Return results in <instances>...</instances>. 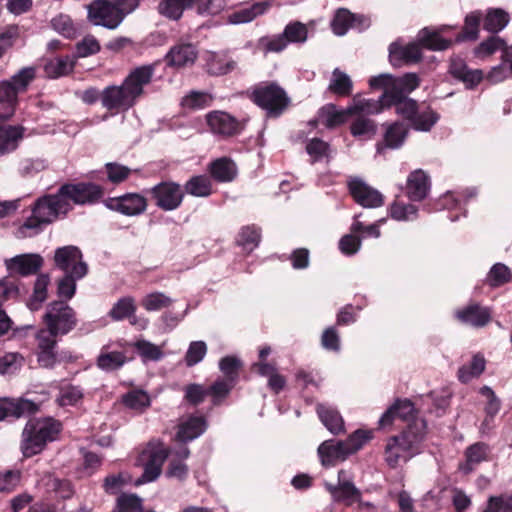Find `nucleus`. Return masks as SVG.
<instances>
[{
    "instance_id": "64",
    "label": "nucleus",
    "mask_w": 512,
    "mask_h": 512,
    "mask_svg": "<svg viewBox=\"0 0 512 512\" xmlns=\"http://www.w3.org/2000/svg\"><path fill=\"white\" fill-rule=\"evenodd\" d=\"M485 509L489 512H512V495L489 497Z\"/></svg>"
},
{
    "instance_id": "45",
    "label": "nucleus",
    "mask_w": 512,
    "mask_h": 512,
    "mask_svg": "<svg viewBox=\"0 0 512 512\" xmlns=\"http://www.w3.org/2000/svg\"><path fill=\"white\" fill-rule=\"evenodd\" d=\"M183 190L195 197H208L212 194V183L208 176L196 175L186 181Z\"/></svg>"
},
{
    "instance_id": "1",
    "label": "nucleus",
    "mask_w": 512,
    "mask_h": 512,
    "mask_svg": "<svg viewBox=\"0 0 512 512\" xmlns=\"http://www.w3.org/2000/svg\"><path fill=\"white\" fill-rule=\"evenodd\" d=\"M104 194V187L94 182L63 183L56 193L45 194L33 202L22 228L43 231L47 225L66 218L74 206H93L102 201Z\"/></svg>"
},
{
    "instance_id": "52",
    "label": "nucleus",
    "mask_w": 512,
    "mask_h": 512,
    "mask_svg": "<svg viewBox=\"0 0 512 512\" xmlns=\"http://www.w3.org/2000/svg\"><path fill=\"white\" fill-rule=\"evenodd\" d=\"M83 277H77L74 273H65L57 282V295L67 303L76 293V281Z\"/></svg>"
},
{
    "instance_id": "11",
    "label": "nucleus",
    "mask_w": 512,
    "mask_h": 512,
    "mask_svg": "<svg viewBox=\"0 0 512 512\" xmlns=\"http://www.w3.org/2000/svg\"><path fill=\"white\" fill-rule=\"evenodd\" d=\"M103 202L109 210L130 217L143 214L148 206V201L143 195L131 192L117 197H109Z\"/></svg>"
},
{
    "instance_id": "61",
    "label": "nucleus",
    "mask_w": 512,
    "mask_h": 512,
    "mask_svg": "<svg viewBox=\"0 0 512 512\" xmlns=\"http://www.w3.org/2000/svg\"><path fill=\"white\" fill-rule=\"evenodd\" d=\"M417 211L415 205L396 200L390 207V216L398 221L413 220L417 216Z\"/></svg>"
},
{
    "instance_id": "57",
    "label": "nucleus",
    "mask_w": 512,
    "mask_h": 512,
    "mask_svg": "<svg viewBox=\"0 0 512 512\" xmlns=\"http://www.w3.org/2000/svg\"><path fill=\"white\" fill-rule=\"evenodd\" d=\"M143 500L136 494H121L113 512H142Z\"/></svg>"
},
{
    "instance_id": "56",
    "label": "nucleus",
    "mask_w": 512,
    "mask_h": 512,
    "mask_svg": "<svg viewBox=\"0 0 512 512\" xmlns=\"http://www.w3.org/2000/svg\"><path fill=\"white\" fill-rule=\"evenodd\" d=\"M236 384L231 383L225 379L216 380L211 386L207 388L208 395L212 397V403L218 406L230 394L231 390Z\"/></svg>"
},
{
    "instance_id": "18",
    "label": "nucleus",
    "mask_w": 512,
    "mask_h": 512,
    "mask_svg": "<svg viewBox=\"0 0 512 512\" xmlns=\"http://www.w3.org/2000/svg\"><path fill=\"white\" fill-rule=\"evenodd\" d=\"M44 259L39 254H20L5 260L10 276L27 277L37 274L43 267Z\"/></svg>"
},
{
    "instance_id": "54",
    "label": "nucleus",
    "mask_w": 512,
    "mask_h": 512,
    "mask_svg": "<svg viewBox=\"0 0 512 512\" xmlns=\"http://www.w3.org/2000/svg\"><path fill=\"white\" fill-rule=\"evenodd\" d=\"M408 98V94L400 87L394 79L389 87L383 92L380 102L382 107L396 106L400 102Z\"/></svg>"
},
{
    "instance_id": "27",
    "label": "nucleus",
    "mask_w": 512,
    "mask_h": 512,
    "mask_svg": "<svg viewBox=\"0 0 512 512\" xmlns=\"http://www.w3.org/2000/svg\"><path fill=\"white\" fill-rule=\"evenodd\" d=\"M40 405L34 401L18 398L3 402L0 404V420L7 417L20 418L36 414Z\"/></svg>"
},
{
    "instance_id": "21",
    "label": "nucleus",
    "mask_w": 512,
    "mask_h": 512,
    "mask_svg": "<svg viewBox=\"0 0 512 512\" xmlns=\"http://www.w3.org/2000/svg\"><path fill=\"white\" fill-rule=\"evenodd\" d=\"M197 58L198 50L194 44L179 41L169 49L164 60L168 67L180 69L192 66Z\"/></svg>"
},
{
    "instance_id": "32",
    "label": "nucleus",
    "mask_w": 512,
    "mask_h": 512,
    "mask_svg": "<svg viewBox=\"0 0 512 512\" xmlns=\"http://www.w3.org/2000/svg\"><path fill=\"white\" fill-rule=\"evenodd\" d=\"M316 412L323 425L334 435L344 432V420L339 411L325 404H318Z\"/></svg>"
},
{
    "instance_id": "51",
    "label": "nucleus",
    "mask_w": 512,
    "mask_h": 512,
    "mask_svg": "<svg viewBox=\"0 0 512 512\" xmlns=\"http://www.w3.org/2000/svg\"><path fill=\"white\" fill-rule=\"evenodd\" d=\"M19 92L9 81L0 82V105L6 110V116H11L18 103Z\"/></svg>"
},
{
    "instance_id": "6",
    "label": "nucleus",
    "mask_w": 512,
    "mask_h": 512,
    "mask_svg": "<svg viewBox=\"0 0 512 512\" xmlns=\"http://www.w3.org/2000/svg\"><path fill=\"white\" fill-rule=\"evenodd\" d=\"M43 323L46 325L47 334L57 338L75 329L78 319L75 310L65 301L55 300L47 305Z\"/></svg>"
},
{
    "instance_id": "59",
    "label": "nucleus",
    "mask_w": 512,
    "mask_h": 512,
    "mask_svg": "<svg viewBox=\"0 0 512 512\" xmlns=\"http://www.w3.org/2000/svg\"><path fill=\"white\" fill-rule=\"evenodd\" d=\"M171 304L172 299L162 292L147 294L141 301L142 307L147 311H158L168 308Z\"/></svg>"
},
{
    "instance_id": "44",
    "label": "nucleus",
    "mask_w": 512,
    "mask_h": 512,
    "mask_svg": "<svg viewBox=\"0 0 512 512\" xmlns=\"http://www.w3.org/2000/svg\"><path fill=\"white\" fill-rule=\"evenodd\" d=\"M195 2L196 0H162L158 10L165 17L178 20L182 17L184 10L192 8Z\"/></svg>"
},
{
    "instance_id": "40",
    "label": "nucleus",
    "mask_w": 512,
    "mask_h": 512,
    "mask_svg": "<svg viewBox=\"0 0 512 512\" xmlns=\"http://www.w3.org/2000/svg\"><path fill=\"white\" fill-rule=\"evenodd\" d=\"M486 361L482 354L473 355L469 364L463 365L458 369L457 376L461 383L467 384L473 378L479 377L485 370Z\"/></svg>"
},
{
    "instance_id": "19",
    "label": "nucleus",
    "mask_w": 512,
    "mask_h": 512,
    "mask_svg": "<svg viewBox=\"0 0 512 512\" xmlns=\"http://www.w3.org/2000/svg\"><path fill=\"white\" fill-rule=\"evenodd\" d=\"M366 109V105L362 103L342 110H338L335 104H327L319 110V119L326 128L333 129L346 123L351 116L357 115Z\"/></svg>"
},
{
    "instance_id": "30",
    "label": "nucleus",
    "mask_w": 512,
    "mask_h": 512,
    "mask_svg": "<svg viewBox=\"0 0 512 512\" xmlns=\"http://www.w3.org/2000/svg\"><path fill=\"white\" fill-rule=\"evenodd\" d=\"M208 171L211 177L220 183L231 182L237 176V167L233 160L221 157L209 164Z\"/></svg>"
},
{
    "instance_id": "10",
    "label": "nucleus",
    "mask_w": 512,
    "mask_h": 512,
    "mask_svg": "<svg viewBox=\"0 0 512 512\" xmlns=\"http://www.w3.org/2000/svg\"><path fill=\"white\" fill-rule=\"evenodd\" d=\"M170 455L169 449L164 446H153L144 449L137 462L143 467L142 481H155L162 472V466Z\"/></svg>"
},
{
    "instance_id": "22",
    "label": "nucleus",
    "mask_w": 512,
    "mask_h": 512,
    "mask_svg": "<svg viewBox=\"0 0 512 512\" xmlns=\"http://www.w3.org/2000/svg\"><path fill=\"white\" fill-rule=\"evenodd\" d=\"M385 132L383 140L376 144L378 153H383L385 149H399L401 148L409 134V128L401 121H394L392 123L383 124Z\"/></svg>"
},
{
    "instance_id": "43",
    "label": "nucleus",
    "mask_w": 512,
    "mask_h": 512,
    "mask_svg": "<svg viewBox=\"0 0 512 512\" xmlns=\"http://www.w3.org/2000/svg\"><path fill=\"white\" fill-rule=\"evenodd\" d=\"M261 241V229L255 224L243 226L237 236L236 244L243 250L252 252Z\"/></svg>"
},
{
    "instance_id": "12",
    "label": "nucleus",
    "mask_w": 512,
    "mask_h": 512,
    "mask_svg": "<svg viewBox=\"0 0 512 512\" xmlns=\"http://www.w3.org/2000/svg\"><path fill=\"white\" fill-rule=\"evenodd\" d=\"M206 122L215 135L223 138L239 135L244 129V123L224 111H211L206 115Z\"/></svg>"
},
{
    "instance_id": "20",
    "label": "nucleus",
    "mask_w": 512,
    "mask_h": 512,
    "mask_svg": "<svg viewBox=\"0 0 512 512\" xmlns=\"http://www.w3.org/2000/svg\"><path fill=\"white\" fill-rule=\"evenodd\" d=\"M345 474L344 470H340L338 472V484L326 483L325 488L330 493L334 502L350 506L355 502H359L362 494L352 481L343 478Z\"/></svg>"
},
{
    "instance_id": "36",
    "label": "nucleus",
    "mask_w": 512,
    "mask_h": 512,
    "mask_svg": "<svg viewBox=\"0 0 512 512\" xmlns=\"http://www.w3.org/2000/svg\"><path fill=\"white\" fill-rule=\"evenodd\" d=\"M24 129L20 126L0 125V156L14 151L18 141L23 137Z\"/></svg>"
},
{
    "instance_id": "3",
    "label": "nucleus",
    "mask_w": 512,
    "mask_h": 512,
    "mask_svg": "<svg viewBox=\"0 0 512 512\" xmlns=\"http://www.w3.org/2000/svg\"><path fill=\"white\" fill-rule=\"evenodd\" d=\"M63 430L61 421L53 417L31 418L27 421L20 444L25 458L41 453L48 443L58 439Z\"/></svg>"
},
{
    "instance_id": "58",
    "label": "nucleus",
    "mask_w": 512,
    "mask_h": 512,
    "mask_svg": "<svg viewBox=\"0 0 512 512\" xmlns=\"http://www.w3.org/2000/svg\"><path fill=\"white\" fill-rule=\"evenodd\" d=\"M512 279L511 270L502 263L492 266L488 274V283L491 287H500Z\"/></svg>"
},
{
    "instance_id": "17",
    "label": "nucleus",
    "mask_w": 512,
    "mask_h": 512,
    "mask_svg": "<svg viewBox=\"0 0 512 512\" xmlns=\"http://www.w3.org/2000/svg\"><path fill=\"white\" fill-rule=\"evenodd\" d=\"M453 317L463 325L482 328L492 320L491 310L477 302H472L454 311Z\"/></svg>"
},
{
    "instance_id": "55",
    "label": "nucleus",
    "mask_w": 512,
    "mask_h": 512,
    "mask_svg": "<svg viewBox=\"0 0 512 512\" xmlns=\"http://www.w3.org/2000/svg\"><path fill=\"white\" fill-rule=\"evenodd\" d=\"M213 101L212 95L207 92L192 91L182 99V106L191 110L209 107Z\"/></svg>"
},
{
    "instance_id": "26",
    "label": "nucleus",
    "mask_w": 512,
    "mask_h": 512,
    "mask_svg": "<svg viewBox=\"0 0 512 512\" xmlns=\"http://www.w3.org/2000/svg\"><path fill=\"white\" fill-rule=\"evenodd\" d=\"M490 447L484 442L469 445L464 451L465 460L460 462L458 470L464 475L471 474L482 462L489 460Z\"/></svg>"
},
{
    "instance_id": "38",
    "label": "nucleus",
    "mask_w": 512,
    "mask_h": 512,
    "mask_svg": "<svg viewBox=\"0 0 512 512\" xmlns=\"http://www.w3.org/2000/svg\"><path fill=\"white\" fill-rule=\"evenodd\" d=\"M482 21L481 11H473L465 17L464 26L455 38V42L475 41L479 36Z\"/></svg>"
},
{
    "instance_id": "8",
    "label": "nucleus",
    "mask_w": 512,
    "mask_h": 512,
    "mask_svg": "<svg viewBox=\"0 0 512 512\" xmlns=\"http://www.w3.org/2000/svg\"><path fill=\"white\" fill-rule=\"evenodd\" d=\"M156 207L163 211H174L181 207L185 191L174 181H161L148 190Z\"/></svg>"
},
{
    "instance_id": "15",
    "label": "nucleus",
    "mask_w": 512,
    "mask_h": 512,
    "mask_svg": "<svg viewBox=\"0 0 512 512\" xmlns=\"http://www.w3.org/2000/svg\"><path fill=\"white\" fill-rule=\"evenodd\" d=\"M353 200L365 208H378L384 204L383 195L360 178H352L347 183Z\"/></svg>"
},
{
    "instance_id": "14",
    "label": "nucleus",
    "mask_w": 512,
    "mask_h": 512,
    "mask_svg": "<svg viewBox=\"0 0 512 512\" xmlns=\"http://www.w3.org/2000/svg\"><path fill=\"white\" fill-rule=\"evenodd\" d=\"M417 410L410 399H396L395 402L382 414L378 425L380 429L391 428L397 421L416 422Z\"/></svg>"
},
{
    "instance_id": "39",
    "label": "nucleus",
    "mask_w": 512,
    "mask_h": 512,
    "mask_svg": "<svg viewBox=\"0 0 512 512\" xmlns=\"http://www.w3.org/2000/svg\"><path fill=\"white\" fill-rule=\"evenodd\" d=\"M206 71L211 76H222L230 73L236 67V62L226 56L211 53L206 60Z\"/></svg>"
},
{
    "instance_id": "53",
    "label": "nucleus",
    "mask_w": 512,
    "mask_h": 512,
    "mask_svg": "<svg viewBox=\"0 0 512 512\" xmlns=\"http://www.w3.org/2000/svg\"><path fill=\"white\" fill-rule=\"evenodd\" d=\"M242 362L235 356H225L219 361V369L224 374V379L236 384L239 379V372Z\"/></svg>"
},
{
    "instance_id": "9",
    "label": "nucleus",
    "mask_w": 512,
    "mask_h": 512,
    "mask_svg": "<svg viewBox=\"0 0 512 512\" xmlns=\"http://www.w3.org/2000/svg\"><path fill=\"white\" fill-rule=\"evenodd\" d=\"M54 265L65 273H74L77 277H85L88 265L83 261L81 250L77 246L59 247L54 253Z\"/></svg>"
},
{
    "instance_id": "49",
    "label": "nucleus",
    "mask_w": 512,
    "mask_h": 512,
    "mask_svg": "<svg viewBox=\"0 0 512 512\" xmlns=\"http://www.w3.org/2000/svg\"><path fill=\"white\" fill-rule=\"evenodd\" d=\"M126 361L127 357L123 352L102 351L97 357V366L104 371L110 372L120 369L126 363Z\"/></svg>"
},
{
    "instance_id": "4",
    "label": "nucleus",
    "mask_w": 512,
    "mask_h": 512,
    "mask_svg": "<svg viewBox=\"0 0 512 512\" xmlns=\"http://www.w3.org/2000/svg\"><path fill=\"white\" fill-rule=\"evenodd\" d=\"M372 438L370 431L358 429L346 440H326L318 447V455L323 466H332L339 460H345L350 454L360 450Z\"/></svg>"
},
{
    "instance_id": "62",
    "label": "nucleus",
    "mask_w": 512,
    "mask_h": 512,
    "mask_svg": "<svg viewBox=\"0 0 512 512\" xmlns=\"http://www.w3.org/2000/svg\"><path fill=\"white\" fill-rule=\"evenodd\" d=\"M122 402L128 408L139 410L150 405V397L142 390H132L123 395Z\"/></svg>"
},
{
    "instance_id": "33",
    "label": "nucleus",
    "mask_w": 512,
    "mask_h": 512,
    "mask_svg": "<svg viewBox=\"0 0 512 512\" xmlns=\"http://www.w3.org/2000/svg\"><path fill=\"white\" fill-rule=\"evenodd\" d=\"M207 422L203 416H191L183 422L177 431V439L181 442L192 441L206 430Z\"/></svg>"
},
{
    "instance_id": "34",
    "label": "nucleus",
    "mask_w": 512,
    "mask_h": 512,
    "mask_svg": "<svg viewBox=\"0 0 512 512\" xmlns=\"http://www.w3.org/2000/svg\"><path fill=\"white\" fill-rule=\"evenodd\" d=\"M419 47L431 51H444L451 47L453 41L443 38L439 31H432L429 28H423L419 32Z\"/></svg>"
},
{
    "instance_id": "42",
    "label": "nucleus",
    "mask_w": 512,
    "mask_h": 512,
    "mask_svg": "<svg viewBox=\"0 0 512 512\" xmlns=\"http://www.w3.org/2000/svg\"><path fill=\"white\" fill-rule=\"evenodd\" d=\"M509 14L500 8H491L483 19V29L490 33H498L509 23Z\"/></svg>"
},
{
    "instance_id": "37",
    "label": "nucleus",
    "mask_w": 512,
    "mask_h": 512,
    "mask_svg": "<svg viewBox=\"0 0 512 512\" xmlns=\"http://www.w3.org/2000/svg\"><path fill=\"white\" fill-rule=\"evenodd\" d=\"M75 60L69 55L58 56L47 61L44 65V71L49 78H59L68 75L73 71Z\"/></svg>"
},
{
    "instance_id": "35",
    "label": "nucleus",
    "mask_w": 512,
    "mask_h": 512,
    "mask_svg": "<svg viewBox=\"0 0 512 512\" xmlns=\"http://www.w3.org/2000/svg\"><path fill=\"white\" fill-rule=\"evenodd\" d=\"M270 7L268 1L255 2L248 7L240 8L229 15V22L232 24L248 23L257 16L263 15Z\"/></svg>"
},
{
    "instance_id": "60",
    "label": "nucleus",
    "mask_w": 512,
    "mask_h": 512,
    "mask_svg": "<svg viewBox=\"0 0 512 512\" xmlns=\"http://www.w3.org/2000/svg\"><path fill=\"white\" fill-rule=\"evenodd\" d=\"M505 46V41L499 36H490L482 41L475 49L474 54L478 58H484L494 54L497 50H502Z\"/></svg>"
},
{
    "instance_id": "28",
    "label": "nucleus",
    "mask_w": 512,
    "mask_h": 512,
    "mask_svg": "<svg viewBox=\"0 0 512 512\" xmlns=\"http://www.w3.org/2000/svg\"><path fill=\"white\" fill-rule=\"evenodd\" d=\"M365 23L362 15L354 14L347 8H338L330 22L332 32L337 36H344L349 29L361 27Z\"/></svg>"
},
{
    "instance_id": "50",
    "label": "nucleus",
    "mask_w": 512,
    "mask_h": 512,
    "mask_svg": "<svg viewBox=\"0 0 512 512\" xmlns=\"http://www.w3.org/2000/svg\"><path fill=\"white\" fill-rule=\"evenodd\" d=\"M84 397L83 389L80 386L68 384L59 388V395L56 402L59 406H76Z\"/></svg>"
},
{
    "instance_id": "5",
    "label": "nucleus",
    "mask_w": 512,
    "mask_h": 512,
    "mask_svg": "<svg viewBox=\"0 0 512 512\" xmlns=\"http://www.w3.org/2000/svg\"><path fill=\"white\" fill-rule=\"evenodd\" d=\"M249 99L271 118L281 116L291 104L287 92L276 82L256 85L249 93Z\"/></svg>"
},
{
    "instance_id": "46",
    "label": "nucleus",
    "mask_w": 512,
    "mask_h": 512,
    "mask_svg": "<svg viewBox=\"0 0 512 512\" xmlns=\"http://www.w3.org/2000/svg\"><path fill=\"white\" fill-rule=\"evenodd\" d=\"M350 133L358 139H371L377 133V124L374 120L359 116L350 125Z\"/></svg>"
},
{
    "instance_id": "41",
    "label": "nucleus",
    "mask_w": 512,
    "mask_h": 512,
    "mask_svg": "<svg viewBox=\"0 0 512 512\" xmlns=\"http://www.w3.org/2000/svg\"><path fill=\"white\" fill-rule=\"evenodd\" d=\"M328 90L339 97H348L353 91L351 78L339 68H335L328 86Z\"/></svg>"
},
{
    "instance_id": "13",
    "label": "nucleus",
    "mask_w": 512,
    "mask_h": 512,
    "mask_svg": "<svg viewBox=\"0 0 512 512\" xmlns=\"http://www.w3.org/2000/svg\"><path fill=\"white\" fill-rule=\"evenodd\" d=\"M155 68L156 63L142 65L132 69L125 77L122 85L135 104L144 94V87L151 83Z\"/></svg>"
},
{
    "instance_id": "63",
    "label": "nucleus",
    "mask_w": 512,
    "mask_h": 512,
    "mask_svg": "<svg viewBox=\"0 0 512 512\" xmlns=\"http://www.w3.org/2000/svg\"><path fill=\"white\" fill-rule=\"evenodd\" d=\"M207 353V345L204 341L191 342L185 355V363L192 367L203 360Z\"/></svg>"
},
{
    "instance_id": "24",
    "label": "nucleus",
    "mask_w": 512,
    "mask_h": 512,
    "mask_svg": "<svg viewBox=\"0 0 512 512\" xmlns=\"http://www.w3.org/2000/svg\"><path fill=\"white\" fill-rule=\"evenodd\" d=\"M37 339V361L38 364L47 369H52L58 362L57 353L55 348L57 346V339L41 329L36 335Z\"/></svg>"
},
{
    "instance_id": "48",
    "label": "nucleus",
    "mask_w": 512,
    "mask_h": 512,
    "mask_svg": "<svg viewBox=\"0 0 512 512\" xmlns=\"http://www.w3.org/2000/svg\"><path fill=\"white\" fill-rule=\"evenodd\" d=\"M440 116L430 106H427L424 110L419 111L411 121V127L416 131L428 132L438 122Z\"/></svg>"
},
{
    "instance_id": "23",
    "label": "nucleus",
    "mask_w": 512,
    "mask_h": 512,
    "mask_svg": "<svg viewBox=\"0 0 512 512\" xmlns=\"http://www.w3.org/2000/svg\"><path fill=\"white\" fill-rule=\"evenodd\" d=\"M449 73L454 79L462 82L466 89H474L484 78L481 69L469 68L466 62L459 57L451 59Z\"/></svg>"
},
{
    "instance_id": "25",
    "label": "nucleus",
    "mask_w": 512,
    "mask_h": 512,
    "mask_svg": "<svg viewBox=\"0 0 512 512\" xmlns=\"http://www.w3.org/2000/svg\"><path fill=\"white\" fill-rule=\"evenodd\" d=\"M101 102L103 107L109 111L127 110L135 105L123 85L106 87L101 92Z\"/></svg>"
},
{
    "instance_id": "29",
    "label": "nucleus",
    "mask_w": 512,
    "mask_h": 512,
    "mask_svg": "<svg viewBox=\"0 0 512 512\" xmlns=\"http://www.w3.org/2000/svg\"><path fill=\"white\" fill-rule=\"evenodd\" d=\"M430 190V178L421 169L411 172L407 178L406 195L411 201H422Z\"/></svg>"
},
{
    "instance_id": "31",
    "label": "nucleus",
    "mask_w": 512,
    "mask_h": 512,
    "mask_svg": "<svg viewBox=\"0 0 512 512\" xmlns=\"http://www.w3.org/2000/svg\"><path fill=\"white\" fill-rule=\"evenodd\" d=\"M137 306L135 299L131 296L120 298L108 312V316L113 321H122L128 319L131 325H136L137 317L135 315Z\"/></svg>"
},
{
    "instance_id": "7",
    "label": "nucleus",
    "mask_w": 512,
    "mask_h": 512,
    "mask_svg": "<svg viewBox=\"0 0 512 512\" xmlns=\"http://www.w3.org/2000/svg\"><path fill=\"white\" fill-rule=\"evenodd\" d=\"M131 12L116 0H93L87 6V19L96 26H103L114 30L122 23L125 16Z\"/></svg>"
},
{
    "instance_id": "47",
    "label": "nucleus",
    "mask_w": 512,
    "mask_h": 512,
    "mask_svg": "<svg viewBox=\"0 0 512 512\" xmlns=\"http://www.w3.org/2000/svg\"><path fill=\"white\" fill-rule=\"evenodd\" d=\"M50 283V276L48 274H39L35 280L33 293L29 298L28 307L31 310H38L41 304L47 299V289Z\"/></svg>"
},
{
    "instance_id": "2",
    "label": "nucleus",
    "mask_w": 512,
    "mask_h": 512,
    "mask_svg": "<svg viewBox=\"0 0 512 512\" xmlns=\"http://www.w3.org/2000/svg\"><path fill=\"white\" fill-rule=\"evenodd\" d=\"M424 429L423 421L409 423L401 433L387 439L384 460L391 469L397 468L401 461H409L420 452V444L425 434Z\"/></svg>"
},
{
    "instance_id": "16",
    "label": "nucleus",
    "mask_w": 512,
    "mask_h": 512,
    "mask_svg": "<svg viewBox=\"0 0 512 512\" xmlns=\"http://www.w3.org/2000/svg\"><path fill=\"white\" fill-rule=\"evenodd\" d=\"M388 50L389 62L395 68L417 64L423 58L422 50L418 42H410L404 45L397 40L389 45Z\"/></svg>"
}]
</instances>
